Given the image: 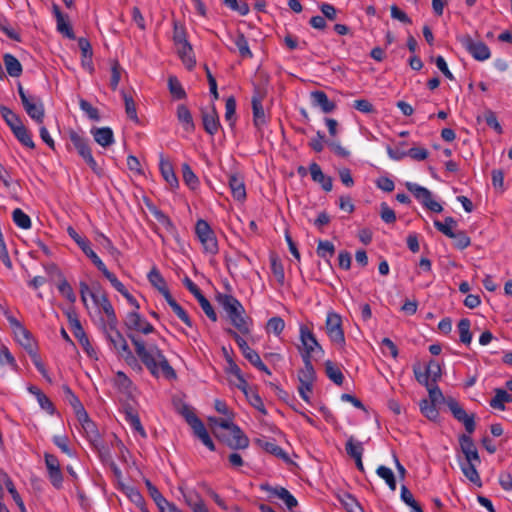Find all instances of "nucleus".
Listing matches in <instances>:
<instances>
[{
	"instance_id": "nucleus-54",
	"label": "nucleus",
	"mask_w": 512,
	"mask_h": 512,
	"mask_svg": "<svg viewBox=\"0 0 512 512\" xmlns=\"http://www.w3.org/2000/svg\"><path fill=\"white\" fill-rule=\"evenodd\" d=\"M14 223L21 229H29L31 227L30 217L20 208H16L12 213Z\"/></svg>"
},
{
	"instance_id": "nucleus-48",
	"label": "nucleus",
	"mask_w": 512,
	"mask_h": 512,
	"mask_svg": "<svg viewBox=\"0 0 512 512\" xmlns=\"http://www.w3.org/2000/svg\"><path fill=\"white\" fill-rule=\"evenodd\" d=\"M234 44L242 58H252L253 53L249 48L248 41L243 33H238L234 38Z\"/></svg>"
},
{
	"instance_id": "nucleus-46",
	"label": "nucleus",
	"mask_w": 512,
	"mask_h": 512,
	"mask_svg": "<svg viewBox=\"0 0 512 512\" xmlns=\"http://www.w3.org/2000/svg\"><path fill=\"white\" fill-rule=\"evenodd\" d=\"M13 134L22 145L30 149L35 148V143L32 139V135L25 125L13 131Z\"/></svg>"
},
{
	"instance_id": "nucleus-5",
	"label": "nucleus",
	"mask_w": 512,
	"mask_h": 512,
	"mask_svg": "<svg viewBox=\"0 0 512 512\" xmlns=\"http://www.w3.org/2000/svg\"><path fill=\"white\" fill-rule=\"evenodd\" d=\"M194 234L204 255L214 257L219 252V243L214 229L204 219H198L194 225Z\"/></svg>"
},
{
	"instance_id": "nucleus-18",
	"label": "nucleus",
	"mask_w": 512,
	"mask_h": 512,
	"mask_svg": "<svg viewBox=\"0 0 512 512\" xmlns=\"http://www.w3.org/2000/svg\"><path fill=\"white\" fill-rule=\"evenodd\" d=\"M90 297L92 298L95 305L101 308L106 315L107 319L106 321L103 320L102 323H110L112 326L118 324L115 310L106 294L99 295L96 292H91Z\"/></svg>"
},
{
	"instance_id": "nucleus-2",
	"label": "nucleus",
	"mask_w": 512,
	"mask_h": 512,
	"mask_svg": "<svg viewBox=\"0 0 512 512\" xmlns=\"http://www.w3.org/2000/svg\"><path fill=\"white\" fill-rule=\"evenodd\" d=\"M209 425L215 437L233 450L246 449L249 438L232 419L208 418Z\"/></svg>"
},
{
	"instance_id": "nucleus-63",
	"label": "nucleus",
	"mask_w": 512,
	"mask_h": 512,
	"mask_svg": "<svg viewBox=\"0 0 512 512\" xmlns=\"http://www.w3.org/2000/svg\"><path fill=\"white\" fill-rule=\"evenodd\" d=\"M177 118L184 128L187 130L191 124L192 116L189 109L185 105H179L177 108Z\"/></svg>"
},
{
	"instance_id": "nucleus-43",
	"label": "nucleus",
	"mask_w": 512,
	"mask_h": 512,
	"mask_svg": "<svg viewBox=\"0 0 512 512\" xmlns=\"http://www.w3.org/2000/svg\"><path fill=\"white\" fill-rule=\"evenodd\" d=\"M236 99L234 96H230L225 101V120L229 123V126L233 128L236 123Z\"/></svg>"
},
{
	"instance_id": "nucleus-59",
	"label": "nucleus",
	"mask_w": 512,
	"mask_h": 512,
	"mask_svg": "<svg viewBox=\"0 0 512 512\" xmlns=\"http://www.w3.org/2000/svg\"><path fill=\"white\" fill-rule=\"evenodd\" d=\"M125 419L135 431H137L142 437H146V432L141 424L139 416L136 413L132 410L127 411Z\"/></svg>"
},
{
	"instance_id": "nucleus-8",
	"label": "nucleus",
	"mask_w": 512,
	"mask_h": 512,
	"mask_svg": "<svg viewBox=\"0 0 512 512\" xmlns=\"http://www.w3.org/2000/svg\"><path fill=\"white\" fill-rule=\"evenodd\" d=\"M18 94L28 116L36 123L42 124L44 121L45 110L40 98L27 95L20 83L18 84Z\"/></svg>"
},
{
	"instance_id": "nucleus-30",
	"label": "nucleus",
	"mask_w": 512,
	"mask_h": 512,
	"mask_svg": "<svg viewBox=\"0 0 512 512\" xmlns=\"http://www.w3.org/2000/svg\"><path fill=\"white\" fill-rule=\"evenodd\" d=\"M258 444L265 452L282 459L285 462L290 461L288 454L276 443L275 440H258Z\"/></svg>"
},
{
	"instance_id": "nucleus-15",
	"label": "nucleus",
	"mask_w": 512,
	"mask_h": 512,
	"mask_svg": "<svg viewBox=\"0 0 512 512\" xmlns=\"http://www.w3.org/2000/svg\"><path fill=\"white\" fill-rule=\"evenodd\" d=\"M265 98V92L261 91L259 88H255L252 98H251V106H252V116H253V125L261 130L268 123V116L265 113L263 107V100Z\"/></svg>"
},
{
	"instance_id": "nucleus-58",
	"label": "nucleus",
	"mask_w": 512,
	"mask_h": 512,
	"mask_svg": "<svg viewBox=\"0 0 512 512\" xmlns=\"http://www.w3.org/2000/svg\"><path fill=\"white\" fill-rule=\"evenodd\" d=\"M122 94H123V100L125 103V112H126L128 118L131 119L132 121H134L135 123H138L139 118L137 115L136 104H135L133 98L131 96L127 95L125 92H123Z\"/></svg>"
},
{
	"instance_id": "nucleus-42",
	"label": "nucleus",
	"mask_w": 512,
	"mask_h": 512,
	"mask_svg": "<svg viewBox=\"0 0 512 512\" xmlns=\"http://www.w3.org/2000/svg\"><path fill=\"white\" fill-rule=\"evenodd\" d=\"M376 474L385 481V483L387 484V486L389 487V489L391 491L396 490L397 483H396L395 475L389 467L380 465L376 469Z\"/></svg>"
},
{
	"instance_id": "nucleus-37",
	"label": "nucleus",
	"mask_w": 512,
	"mask_h": 512,
	"mask_svg": "<svg viewBox=\"0 0 512 512\" xmlns=\"http://www.w3.org/2000/svg\"><path fill=\"white\" fill-rule=\"evenodd\" d=\"M421 413L431 421H437L439 417V411L436 407V403L423 399L419 403Z\"/></svg>"
},
{
	"instance_id": "nucleus-21",
	"label": "nucleus",
	"mask_w": 512,
	"mask_h": 512,
	"mask_svg": "<svg viewBox=\"0 0 512 512\" xmlns=\"http://www.w3.org/2000/svg\"><path fill=\"white\" fill-rule=\"evenodd\" d=\"M228 184L233 198L243 202L247 197L244 177L240 173H231L228 177Z\"/></svg>"
},
{
	"instance_id": "nucleus-52",
	"label": "nucleus",
	"mask_w": 512,
	"mask_h": 512,
	"mask_svg": "<svg viewBox=\"0 0 512 512\" xmlns=\"http://www.w3.org/2000/svg\"><path fill=\"white\" fill-rule=\"evenodd\" d=\"M148 280L159 292L167 288L165 279L155 267L148 273Z\"/></svg>"
},
{
	"instance_id": "nucleus-14",
	"label": "nucleus",
	"mask_w": 512,
	"mask_h": 512,
	"mask_svg": "<svg viewBox=\"0 0 512 512\" xmlns=\"http://www.w3.org/2000/svg\"><path fill=\"white\" fill-rule=\"evenodd\" d=\"M465 50L477 61L488 60L491 56L489 47L480 40H474L470 35H462L458 38Z\"/></svg>"
},
{
	"instance_id": "nucleus-25",
	"label": "nucleus",
	"mask_w": 512,
	"mask_h": 512,
	"mask_svg": "<svg viewBox=\"0 0 512 512\" xmlns=\"http://www.w3.org/2000/svg\"><path fill=\"white\" fill-rule=\"evenodd\" d=\"M194 436H196L201 443L210 451H215V443L207 431L204 423L194 415Z\"/></svg>"
},
{
	"instance_id": "nucleus-31",
	"label": "nucleus",
	"mask_w": 512,
	"mask_h": 512,
	"mask_svg": "<svg viewBox=\"0 0 512 512\" xmlns=\"http://www.w3.org/2000/svg\"><path fill=\"white\" fill-rule=\"evenodd\" d=\"M194 298L197 299L206 316L213 322L217 321V314L210 301L202 294L201 290L194 285Z\"/></svg>"
},
{
	"instance_id": "nucleus-50",
	"label": "nucleus",
	"mask_w": 512,
	"mask_h": 512,
	"mask_svg": "<svg viewBox=\"0 0 512 512\" xmlns=\"http://www.w3.org/2000/svg\"><path fill=\"white\" fill-rule=\"evenodd\" d=\"M168 88L173 98L180 100L186 97V92L183 89L180 81L175 76H170L168 79Z\"/></svg>"
},
{
	"instance_id": "nucleus-7",
	"label": "nucleus",
	"mask_w": 512,
	"mask_h": 512,
	"mask_svg": "<svg viewBox=\"0 0 512 512\" xmlns=\"http://www.w3.org/2000/svg\"><path fill=\"white\" fill-rule=\"evenodd\" d=\"M69 139L73 144L74 148L77 150L78 154L82 157V159L86 162V164L91 168V170L97 174H102V169L98 166L96 160L92 155L91 147L89 146L88 140L78 134L76 131L71 130L69 132Z\"/></svg>"
},
{
	"instance_id": "nucleus-29",
	"label": "nucleus",
	"mask_w": 512,
	"mask_h": 512,
	"mask_svg": "<svg viewBox=\"0 0 512 512\" xmlns=\"http://www.w3.org/2000/svg\"><path fill=\"white\" fill-rule=\"evenodd\" d=\"M159 168L161 175L163 176L164 180L170 185V187H178V179L174 173L172 164L168 159L164 157L163 154H160Z\"/></svg>"
},
{
	"instance_id": "nucleus-9",
	"label": "nucleus",
	"mask_w": 512,
	"mask_h": 512,
	"mask_svg": "<svg viewBox=\"0 0 512 512\" xmlns=\"http://www.w3.org/2000/svg\"><path fill=\"white\" fill-rule=\"evenodd\" d=\"M4 316L9 322L16 341L28 352L35 350V342L31 333L18 321L9 310L4 311Z\"/></svg>"
},
{
	"instance_id": "nucleus-61",
	"label": "nucleus",
	"mask_w": 512,
	"mask_h": 512,
	"mask_svg": "<svg viewBox=\"0 0 512 512\" xmlns=\"http://www.w3.org/2000/svg\"><path fill=\"white\" fill-rule=\"evenodd\" d=\"M103 276L111 283V285L121 294V293H124V290L127 289L122 282H120L118 280V278L116 277L115 274H113L112 272H110L106 265L104 266V268L100 269L99 270Z\"/></svg>"
},
{
	"instance_id": "nucleus-36",
	"label": "nucleus",
	"mask_w": 512,
	"mask_h": 512,
	"mask_svg": "<svg viewBox=\"0 0 512 512\" xmlns=\"http://www.w3.org/2000/svg\"><path fill=\"white\" fill-rule=\"evenodd\" d=\"M303 368L298 373L299 383H314L316 379V373L312 364V361L302 360Z\"/></svg>"
},
{
	"instance_id": "nucleus-38",
	"label": "nucleus",
	"mask_w": 512,
	"mask_h": 512,
	"mask_svg": "<svg viewBox=\"0 0 512 512\" xmlns=\"http://www.w3.org/2000/svg\"><path fill=\"white\" fill-rule=\"evenodd\" d=\"M325 372L327 377L333 381L336 385H342L344 381V375L341 370L330 360L325 362Z\"/></svg>"
},
{
	"instance_id": "nucleus-33",
	"label": "nucleus",
	"mask_w": 512,
	"mask_h": 512,
	"mask_svg": "<svg viewBox=\"0 0 512 512\" xmlns=\"http://www.w3.org/2000/svg\"><path fill=\"white\" fill-rule=\"evenodd\" d=\"M3 62L6 68V71L11 77H19L22 74V65L19 60L10 53H6L3 56Z\"/></svg>"
},
{
	"instance_id": "nucleus-28",
	"label": "nucleus",
	"mask_w": 512,
	"mask_h": 512,
	"mask_svg": "<svg viewBox=\"0 0 512 512\" xmlns=\"http://www.w3.org/2000/svg\"><path fill=\"white\" fill-rule=\"evenodd\" d=\"M90 132L95 142L104 148L114 143V134L110 127H93Z\"/></svg>"
},
{
	"instance_id": "nucleus-13",
	"label": "nucleus",
	"mask_w": 512,
	"mask_h": 512,
	"mask_svg": "<svg viewBox=\"0 0 512 512\" xmlns=\"http://www.w3.org/2000/svg\"><path fill=\"white\" fill-rule=\"evenodd\" d=\"M325 327L331 342L343 347L345 345V335L342 328L341 316L334 311H329L326 316Z\"/></svg>"
},
{
	"instance_id": "nucleus-27",
	"label": "nucleus",
	"mask_w": 512,
	"mask_h": 512,
	"mask_svg": "<svg viewBox=\"0 0 512 512\" xmlns=\"http://www.w3.org/2000/svg\"><path fill=\"white\" fill-rule=\"evenodd\" d=\"M202 124L204 130L211 136L215 135L220 128L219 116L214 108L202 112Z\"/></svg>"
},
{
	"instance_id": "nucleus-34",
	"label": "nucleus",
	"mask_w": 512,
	"mask_h": 512,
	"mask_svg": "<svg viewBox=\"0 0 512 512\" xmlns=\"http://www.w3.org/2000/svg\"><path fill=\"white\" fill-rule=\"evenodd\" d=\"M0 114L12 132L24 125L20 117L6 106H0Z\"/></svg>"
},
{
	"instance_id": "nucleus-41",
	"label": "nucleus",
	"mask_w": 512,
	"mask_h": 512,
	"mask_svg": "<svg viewBox=\"0 0 512 512\" xmlns=\"http://www.w3.org/2000/svg\"><path fill=\"white\" fill-rule=\"evenodd\" d=\"M435 228L443 233L445 236H453L454 228L457 226V221L453 217H446L443 222L439 220L434 221Z\"/></svg>"
},
{
	"instance_id": "nucleus-22",
	"label": "nucleus",
	"mask_w": 512,
	"mask_h": 512,
	"mask_svg": "<svg viewBox=\"0 0 512 512\" xmlns=\"http://www.w3.org/2000/svg\"><path fill=\"white\" fill-rule=\"evenodd\" d=\"M53 13L56 18L57 31L68 39L74 40L75 34L69 22L68 16L64 15L61 12L59 6L56 4L53 5Z\"/></svg>"
},
{
	"instance_id": "nucleus-55",
	"label": "nucleus",
	"mask_w": 512,
	"mask_h": 512,
	"mask_svg": "<svg viewBox=\"0 0 512 512\" xmlns=\"http://www.w3.org/2000/svg\"><path fill=\"white\" fill-rule=\"evenodd\" d=\"M285 328L284 320L279 316L270 318L266 325L267 332L273 333L275 336H280Z\"/></svg>"
},
{
	"instance_id": "nucleus-32",
	"label": "nucleus",
	"mask_w": 512,
	"mask_h": 512,
	"mask_svg": "<svg viewBox=\"0 0 512 512\" xmlns=\"http://www.w3.org/2000/svg\"><path fill=\"white\" fill-rule=\"evenodd\" d=\"M512 402V395L509 394L506 390L497 388L495 389V395L490 400L489 404L492 408L504 411L505 410V403Z\"/></svg>"
},
{
	"instance_id": "nucleus-10",
	"label": "nucleus",
	"mask_w": 512,
	"mask_h": 512,
	"mask_svg": "<svg viewBox=\"0 0 512 512\" xmlns=\"http://www.w3.org/2000/svg\"><path fill=\"white\" fill-rule=\"evenodd\" d=\"M406 189L413 194L415 199L422 204L423 207L434 213H441L443 207L440 203L433 200L432 193L426 187H423L417 183L406 182Z\"/></svg>"
},
{
	"instance_id": "nucleus-16",
	"label": "nucleus",
	"mask_w": 512,
	"mask_h": 512,
	"mask_svg": "<svg viewBox=\"0 0 512 512\" xmlns=\"http://www.w3.org/2000/svg\"><path fill=\"white\" fill-rule=\"evenodd\" d=\"M446 403L453 417L464 425L468 434H472L476 428L474 415H468L465 409L454 398L447 399Z\"/></svg>"
},
{
	"instance_id": "nucleus-57",
	"label": "nucleus",
	"mask_w": 512,
	"mask_h": 512,
	"mask_svg": "<svg viewBox=\"0 0 512 512\" xmlns=\"http://www.w3.org/2000/svg\"><path fill=\"white\" fill-rule=\"evenodd\" d=\"M80 249L92 261V263L97 267L98 270L104 268L105 264L91 248L89 240H87L83 245H81Z\"/></svg>"
},
{
	"instance_id": "nucleus-1",
	"label": "nucleus",
	"mask_w": 512,
	"mask_h": 512,
	"mask_svg": "<svg viewBox=\"0 0 512 512\" xmlns=\"http://www.w3.org/2000/svg\"><path fill=\"white\" fill-rule=\"evenodd\" d=\"M129 337L135 347L137 356L154 377H162L166 380L176 379L175 370L157 346L150 345L147 347L143 340L134 336Z\"/></svg>"
},
{
	"instance_id": "nucleus-3",
	"label": "nucleus",
	"mask_w": 512,
	"mask_h": 512,
	"mask_svg": "<svg viewBox=\"0 0 512 512\" xmlns=\"http://www.w3.org/2000/svg\"><path fill=\"white\" fill-rule=\"evenodd\" d=\"M219 305L226 312L232 325L242 334L250 332L249 318L245 315V309L241 302L230 294H219Z\"/></svg>"
},
{
	"instance_id": "nucleus-53",
	"label": "nucleus",
	"mask_w": 512,
	"mask_h": 512,
	"mask_svg": "<svg viewBox=\"0 0 512 512\" xmlns=\"http://www.w3.org/2000/svg\"><path fill=\"white\" fill-rule=\"evenodd\" d=\"M123 69L118 62V60H112L111 61V77H110V87L113 91H115L118 88L121 75H122Z\"/></svg>"
},
{
	"instance_id": "nucleus-51",
	"label": "nucleus",
	"mask_w": 512,
	"mask_h": 512,
	"mask_svg": "<svg viewBox=\"0 0 512 512\" xmlns=\"http://www.w3.org/2000/svg\"><path fill=\"white\" fill-rule=\"evenodd\" d=\"M448 238L453 239L454 247L459 250H464L471 244L470 237L464 231H453V236H449Z\"/></svg>"
},
{
	"instance_id": "nucleus-17",
	"label": "nucleus",
	"mask_w": 512,
	"mask_h": 512,
	"mask_svg": "<svg viewBox=\"0 0 512 512\" xmlns=\"http://www.w3.org/2000/svg\"><path fill=\"white\" fill-rule=\"evenodd\" d=\"M44 460L49 481L54 488L61 489L64 478L58 458L51 453L45 452Z\"/></svg>"
},
{
	"instance_id": "nucleus-19",
	"label": "nucleus",
	"mask_w": 512,
	"mask_h": 512,
	"mask_svg": "<svg viewBox=\"0 0 512 512\" xmlns=\"http://www.w3.org/2000/svg\"><path fill=\"white\" fill-rule=\"evenodd\" d=\"M125 326L128 330L137 331L143 334H149L154 331V327L138 312L133 311L127 314Z\"/></svg>"
},
{
	"instance_id": "nucleus-49",
	"label": "nucleus",
	"mask_w": 512,
	"mask_h": 512,
	"mask_svg": "<svg viewBox=\"0 0 512 512\" xmlns=\"http://www.w3.org/2000/svg\"><path fill=\"white\" fill-rule=\"evenodd\" d=\"M460 466L464 476L469 481H471L472 483L476 484L479 487L482 485L481 478L476 470V464L462 463Z\"/></svg>"
},
{
	"instance_id": "nucleus-20",
	"label": "nucleus",
	"mask_w": 512,
	"mask_h": 512,
	"mask_svg": "<svg viewBox=\"0 0 512 512\" xmlns=\"http://www.w3.org/2000/svg\"><path fill=\"white\" fill-rule=\"evenodd\" d=\"M171 402L175 412L192 426V410L188 403V396L182 392H176L172 395Z\"/></svg>"
},
{
	"instance_id": "nucleus-47",
	"label": "nucleus",
	"mask_w": 512,
	"mask_h": 512,
	"mask_svg": "<svg viewBox=\"0 0 512 512\" xmlns=\"http://www.w3.org/2000/svg\"><path fill=\"white\" fill-rule=\"evenodd\" d=\"M270 267L278 284L283 286L285 282V272L282 262L276 256H271Z\"/></svg>"
},
{
	"instance_id": "nucleus-26",
	"label": "nucleus",
	"mask_w": 512,
	"mask_h": 512,
	"mask_svg": "<svg viewBox=\"0 0 512 512\" xmlns=\"http://www.w3.org/2000/svg\"><path fill=\"white\" fill-rule=\"evenodd\" d=\"M262 489L269 491L271 495L282 500L288 509H293L298 506L297 499L284 487L262 486Z\"/></svg>"
},
{
	"instance_id": "nucleus-60",
	"label": "nucleus",
	"mask_w": 512,
	"mask_h": 512,
	"mask_svg": "<svg viewBox=\"0 0 512 512\" xmlns=\"http://www.w3.org/2000/svg\"><path fill=\"white\" fill-rule=\"evenodd\" d=\"M58 290L60 294L65 297L70 303H74L76 301V295L73 291V288L68 283V281L62 277V280L58 284Z\"/></svg>"
},
{
	"instance_id": "nucleus-39",
	"label": "nucleus",
	"mask_w": 512,
	"mask_h": 512,
	"mask_svg": "<svg viewBox=\"0 0 512 512\" xmlns=\"http://www.w3.org/2000/svg\"><path fill=\"white\" fill-rule=\"evenodd\" d=\"M471 322L468 318H462L457 325L460 342L469 345L472 341V333L470 331Z\"/></svg>"
},
{
	"instance_id": "nucleus-40",
	"label": "nucleus",
	"mask_w": 512,
	"mask_h": 512,
	"mask_svg": "<svg viewBox=\"0 0 512 512\" xmlns=\"http://www.w3.org/2000/svg\"><path fill=\"white\" fill-rule=\"evenodd\" d=\"M346 453L353 459L362 457L364 447L362 442L355 440L353 436H350L345 445Z\"/></svg>"
},
{
	"instance_id": "nucleus-62",
	"label": "nucleus",
	"mask_w": 512,
	"mask_h": 512,
	"mask_svg": "<svg viewBox=\"0 0 512 512\" xmlns=\"http://www.w3.org/2000/svg\"><path fill=\"white\" fill-rule=\"evenodd\" d=\"M79 106L81 110L84 111L91 120H100V114L98 109L93 107L88 101L80 99Z\"/></svg>"
},
{
	"instance_id": "nucleus-23",
	"label": "nucleus",
	"mask_w": 512,
	"mask_h": 512,
	"mask_svg": "<svg viewBox=\"0 0 512 512\" xmlns=\"http://www.w3.org/2000/svg\"><path fill=\"white\" fill-rule=\"evenodd\" d=\"M310 99L312 106L319 107L324 113H331L336 109L335 102L331 101L324 91H312L310 93Z\"/></svg>"
},
{
	"instance_id": "nucleus-4",
	"label": "nucleus",
	"mask_w": 512,
	"mask_h": 512,
	"mask_svg": "<svg viewBox=\"0 0 512 512\" xmlns=\"http://www.w3.org/2000/svg\"><path fill=\"white\" fill-rule=\"evenodd\" d=\"M300 345L298 351L302 360L313 361L324 356L325 351L314 332L306 324L299 326Z\"/></svg>"
},
{
	"instance_id": "nucleus-6",
	"label": "nucleus",
	"mask_w": 512,
	"mask_h": 512,
	"mask_svg": "<svg viewBox=\"0 0 512 512\" xmlns=\"http://www.w3.org/2000/svg\"><path fill=\"white\" fill-rule=\"evenodd\" d=\"M173 41L178 56L182 60L185 67L188 70H191L192 58L190 57L189 53L192 50V47L188 41V35L184 26L178 23L174 24Z\"/></svg>"
},
{
	"instance_id": "nucleus-12",
	"label": "nucleus",
	"mask_w": 512,
	"mask_h": 512,
	"mask_svg": "<svg viewBox=\"0 0 512 512\" xmlns=\"http://www.w3.org/2000/svg\"><path fill=\"white\" fill-rule=\"evenodd\" d=\"M102 331L110 345L121 355L131 356V350L124 336L118 330V324L102 323Z\"/></svg>"
},
{
	"instance_id": "nucleus-45",
	"label": "nucleus",
	"mask_w": 512,
	"mask_h": 512,
	"mask_svg": "<svg viewBox=\"0 0 512 512\" xmlns=\"http://www.w3.org/2000/svg\"><path fill=\"white\" fill-rule=\"evenodd\" d=\"M316 252L320 258L329 261L335 253V246L328 240H319Z\"/></svg>"
},
{
	"instance_id": "nucleus-44",
	"label": "nucleus",
	"mask_w": 512,
	"mask_h": 512,
	"mask_svg": "<svg viewBox=\"0 0 512 512\" xmlns=\"http://www.w3.org/2000/svg\"><path fill=\"white\" fill-rule=\"evenodd\" d=\"M340 501L347 510V512H365L355 496L350 493H344L340 497Z\"/></svg>"
},
{
	"instance_id": "nucleus-35",
	"label": "nucleus",
	"mask_w": 512,
	"mask_h": 512,
	"mask_svg": "<svg viewBox=\"0 0 512 512\" xmlns=\"http://www.w3.org/2000/svg\"><path fill=\"white\" fill-rule=\"evenodd\" d=\"M146 487L148 489V493L150 497L153 499V501L158 506L159 510L161 512L165 511V509L171 504L169 503L163 495L160 493V491L157 489L156 486H154L151 481L146 480L145 481Z\"/></svg>"
},
{
	"instance_id": "nucleus-11",
	"label": "nucleus",
	"mask_w": 512,
	"mask_h": 512,
	"mask_svg": "<svg viewBox=\"0 0 512 512\" xmlns=\"http://www.w3.org/2000/svg\"><path fill=\"white\" fill-rule=\"evenodd\" d=\"M228 333L233 337L235 342L237 343L239 349L241 350L243 356L258 370L266 373L267 375H271L270 369L263 363L259 354L249 347L247 341L242 338L236 331L232 329H228Z\"/></svg>"
},
{
	"instance_id": "nucleus-64",
	"label": "nucleus",
	"mask_w": 512,
	"mask_h": 512,
	"mask_svg": "<svg viewBox=\"0 0 512 512\" xmlns=\"http://www.w3.org/2000/svg\"><path fill=\"white\" fill-rule=\"evenodd\" d=\"M459 444L464 455L477 449L472 437L468 433L459 436Z\"/></svg>"
},
{
	"instance_id": "nucleus-56",
	"label": "nucleus",
	"mask_w": 512,
	"mask_h": 512,
	"mask_svg": "<svg viewBox=\"0 0 512 512\" xmlns=\"http://www.w3.org/2000/svg\"><path fill=\"white\" fill-rule=\"evenodd\" d=\"M246 398L249 401V403L260 413H262L263 415L267 414V410L265 408L263 400L257 391L253 389L252 391L246 392Z\"/></svg>"
},
{
	"instance_id": "nucleus-24",
	"label": "nucleus",
	"mask_w": 512,
	"mask_h": 512,
	"mask_svg": "<svg viewBox=\"0 0 512 512\" xmlns=\"http://www.w3.org/2000/svg\"><path fill=\"white\" fill-rule=\"evenodd\" d=\"M309 173L311 175V179L318 183L322 189L326 192H330L333 188V180L330 176L325 175L322 172L321 167L316 163L312 162L309 165Z\"/></svg>"
}]
</instances>
